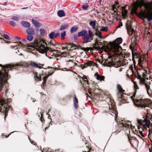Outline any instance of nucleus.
<instances>
[{"label":"nucleus","mask_w":152,"mask_h":152,"mask_svg":"<svg viewBox=\"0 0 152 152\" xmlns=\"http://www.w3.org/2000/svg\"><path fill=\"white\" fill-rule=\"evenodd\" d=\"M90 26L92 27L93 29L95 28L96 21H91L89 22Z\"/></svg>","instance_id":"393cba45"},{"label":"nucleus","mask_w":152,"mask_h":152,"mask_svg":"<svg viewBox=\"0 0 152 152\" xmlns=\"http://www.w3.org/2000/svg\"><path fill=\"white\" fill-rule=\"evenodd\" d=\"M22 25L24 27L28 28L30 26V24L28 22L25 21H22L21 22Z\"/></svg>","instance_id":"aec40b11"},{"label":"nucleus","mask_w":152,"mask_h":152,"mask_svg":"<svg viewBox=\"0 0 152 152\" xmlns=\"http://www.w3.org/2000/svg\"><path fill=\"white\" fill-rule=\"evenodd\" d=\"M49 75H46L43 78V83H45L46 81V80L47 79V78L48 77Z\"/></svg>","instance_id":"a19ab883"},{"label":"nucleus","mask_w":152,"mask_h":152,"mask_svg":"<svg viewBox=\"0 0 152 152\" xmlns=\"http://www.w3.org/2000/svg\"><path fill=\"white\" fill-rule=\"evenodd\" d=\"M126 6H124L123 7H121V9H122V11H124V10H125V9Z\"/></svg>","instance_id":"5fc2aeb1"},{"label":"nucleus","mask_w":152,"mask_h":152,"mask_svg":"<svg viewBox=\"0 0 152 152\" xmlns=\"http://www.w3.org/2000/svg\"><path fill=\"white\" fill-rule=\"evenodd\" d=\"M11 19L15 21H18L19 20V17L17 15L12 16Z\"/></svg>","instance_id":"c85d7f7f"},{"label":"nucleus","mask_w":152,"mask_h":152,"mask_svg":"<svg viewBox=\"0 0 152 152\" xmlns=\"http://www.w3.org/2000/svg\"><path fill=\"white\" fill-rule=\"evenodd\" d=\"M40 35L43 36L45 34V30L44 29H41L40 30Z\"/></svg>","instance_id":"f704fd0d"},{"label":"nucleus","mask_w":152,"mask_h":152,"mask_svg":"<svg viewBox=\"0 0 152 152\" xmlns=\"http://www.w3.org/2000/svg\"><path fill=\"white\" fill-rule=\"evenodd\" d=\"M77 29V27L76 26H72L71 28L70 32L72 33L76 31Z\"/></svg>","instance_id":"cd10ccee"},{"label":"nucleus","mask_w":152,"mask_h":152,"mask_svg":"<svg viewBox=\"0 0 152 152\" xmlns=\"http://www.w3.org/2000/svg\"><path fill=\"white\" fill-rule=\"evenodd\" d=\"M122 41V39L121 37L116 39L112 42H110L109 45L110 47V49L113 52L116 53L115 54L118 56H121L122 57H125L124 52L122 51L121 48L120 46Z\"/></svg>","instance_id":"7ed1b4c3"},{"label":"nucleus","mask_w":152,"mask_h":152,"mask_svg":"<svg viewBox=\"0 0 152 152\" xmlns=\"http://www.w3.org/2000/svg\"><path fill=\"white\" fill-rule=\"evenodd\" d=\"M139 134L142 137H144V135L142 134V131H139Z\"/></svg>","instance_id":"864d4df0"},{"label":"nucleus","mask_w":152,"mask_h":152,"mask_svg":"<svg viewBox=\"0 0 152 152\" xmlns=\"http://www.w3.org/2000/svg\"><path fill=\"white\" fill-rule=\"evenodd\" d=\"M15 37V38H16V39H21L20 38H18V37Z\"/></svg>","instance_id":"052dcab7"},{"label":"nucleus","mask_w":152,"mask_h":152,"mask_svg":"<svg viewBox=\"0 0 152 152\" xmlns=\"http://www.w3.org/2000/svg\"><path fill=\"white\" fill-rule=\"evenodd\" d=\"M117 88L118 91L119 92L118 94V97L119 99V100H121V99H122L123 95L121 94V93H123L124 90L122 88L121 86L119 84L117 85Z\"/></svg>","instance_id":"f8f14e48"},{"label":"nucleus","mask_w":152,"mask_h":152,"mask_svg":"<svg viewBox=\"0 0 152 152\" xmlns=\"http://www.w3.org/2000/svg\"><path fill=\"white\" fill-rule=\"evenodd\" d=\"M54 37H56L59 35V33H55L54 32Z\"/></svg>","instance_id":"8fccbe9b"},{"label":"nucleus","mask_w":152,"mask_h":152,"mask_svg":"<svg viewBox=\"0 0 152 152\" xmlns=\"http://www.w3.org/2000/svg\"><path fill=\"white\" fill-rule=\"evenodd\" d=\"M115 5H113L112 6V10L117 15V12L116 11L117 9L115 6Z\"/></svg>","instance_id":"473e14b6"},{"label":"nucleus","mask_w":152,"mask_h":152,"mask_svg":"<svg viewBox=\"0 0 152 152\" xmlns=\"http://www.w3.org/2000/svg\"><path fill=\"white\" fill-rule=\"evenodd\" d=\"M150 79L152 80V78L150 77Z\"/></svg>","instance_id":"774afa93"},{"label":"nucleus","mask_w":152,"mask_h":152,"mask_svg":"<svg viewBox=\"0 0 152 152\" xmlns=\"http://www.w3.org/2000/svg\"><path fill=\"white\" fill-rule=\"evenodd\" d=\"M128 33L130 35H132L134 32V30L132 28V26L131 24L128 25L127 26Z\"/></svg>","instance_id":"a211bd4d"},{"label":"nucleus","mask_w":152,"mask_h":152,"mask_svg":"<svg viewBox=\"0 0 152 152\" xmlns=\"http://www.w3.org/2000/svg\"><path fill=\"white\" fill-rule=\"evenodd\" d=\"M77 36L76 35L74 36V38L75 39H77Z\"/></svg>","instance_id":"13d9d810"},{"label":"nucleus","mask_w":152,"mask_h":152,"mask_svg":"<svg viewBox=\"0 0 152 152\" xmlns=\"http://www.w3.org/2000/svg\"><path fill=\"white\" fill-rule=\"evenodd\" d=\"M68 61V62H71H71H72V60H69V61Z\"/></svg>","instance_id":"338daca9"},{"label":"nucleus","mask_w":152,"mask_h":152,"mask_svg":"<svg viewBox=\"0 0 152 152\" xmlns=\"http://www.w3.org/2000/svg\"><path fill=\"white\" fill-rule=\"evenodd\" d=\"M115 19L116 21L118 20V18L117 17H116L115 18Z\"/></svg>","instance_id":"0e129e2a"},{"label":"nucleus","mask_w":152,"mask_h":152,"mask_svg":"<svg viewBox=\"0 0 152 152\" xmlns=\"http://www.w3.org/2000/svg\"><path fill=\"white\" fill-rule=\"evenodd\" d=\"M34 78L35 80L38 81L40 80H41V78L37 76V75L36 74L34 75Z\"/></svg>","instance_id":"c9c22d12"},{"label":"nucleus","mask_w":152,"mask_h":152,"mask_svg":"<svg viewBox=\"0 0 152 152\" xmlns=\"http://www.w3.org/2000/svg\"><path fill=\"white\" fill-rule=\"evenodd\" d=\"M92 90L93 91H94L95 90V88H94V86H93L92 88Z\"/></svg>","instance_id":"4d7b16f0"},{"label":"nucleus","mask_w":152,"mask_h":152,"mask_svg":"<svg viewBox=\"0 0 152 152\" xmlns=\"http://www.w3.org/2000/svg\"><path fill=\"white\" fill-rule=\"evenodd\" d=\"M9 23L12 26L15 27L16 26L15 23L13 21H10L9 22Z\"/></svg>","instance_id":"ea45409f"},{"label":"nucleus","mask_w":152,"mask_h":152,"mask_svg":"<svg viewBox=\"0 0 152 152\" xmlns=\"http://www.w3.org/2000/svg\"><path fill=\"white\" fill-rule=\"evenodd\" d=\"M143 76L144 78H147V80L148 79V78H146L145 77V76H146V75L144 73L143 74Z\"/></svg>","instance_id":"6e6d98bb"},{"label":"nucleus","mask_w":152,"mask_h":152,"mask_svg":"<svg viewBox=\"0 0 152 152\" xmlns=\"http://www.w3.org/2000/svg\"><path fill=\"white\" fill-rule=\"evenodd\" d=\"M65 54L66 53L64 52L59 54L61 56H65Z\"/></svg>","instance_id":"3c124183"},{"label":"nucleus","mask_w":152,"mask_h":152,"mask_svg":"<svg viewBox=\"0 0 152 152\" xmlns=\"http://www.w3.org/2000/svg\"><path fill=\"white\" fill-rule=\"evenodd\" d=\"M88 7V5H83L82 6V7L83 9L84 10H87Z\"/></svg>","instance_id":"58836bf2"},{"label":"nucleus","mask_w":152,"mask_h":152,"mask_svg":"<svg viewBox=\"0 0 152 152\" xmlns=\"http://www.w3.org/2000/svg\"><path fill=\"white\" fill-rule=\"evenodd\" d=\"M77 35L78 37L82 36V39L84 42L87 43L91 42V40L93 39L92 37L93 34L90 30H88V34L87 31L85 30H83L81 31L78 32Z\"/></svg>","instance_id":"20e7f679"},{"label":"nucleus","mask_w":152,"mask_h":152,"mask_svg":"<svg viewBox=\"0 0 152 152\" xmlns=\"http://www.w3.org/2000/svg\"><path fill=\"white\" fill-rule=\"evenodd\" d=\"M68 26L66 24L62 25L61 26L60 28V30L61 31L64 30L68 28Z\"/></svg>","instance_id":"a878e982"},{"label":"nucleus","mask_w":152,"mask_h":152,"mask_svg":"<svg viewBox=\"0 0 152 152\" xmlns=\"http://www.w3.org/2000/svg\"><path fill=\"white\" fill-rule=\"evenodd\" d=\"M108 30V28L107 27H104L102 28L101 30V31H107Z\"/></svg>","instance_id":"79ce46f5"},{"label":"nucleus","mask_w":152,"mask_h":152,"mask_svg":"<svg viewBox=\"0 0 152 152\" xmlns=\"http://www.w3.org/2000/svg\"><path fill=\"white\" fill-rule=\"evenodd\" d=\"M73 101L74 107L76 109H77L78 108V101L76 97H74Z\"/></svg>","instance_id":"6ab92c4d"},{"label":"nucleus","mask_w":152,"mask_h":152,"mask_svg":"<svg viewBox=\"0 0 152 152\" xmlns=\"http://www.w3.org/2000/svg\"><path fill=\"white\" fill-rule=\"evenodd\" d=\"M51 72H53V71H54V69L53 68H51Z\"/></svg>","instance_id":"bf43d9fd"},{"label":"nucleus","mask_w":152,"mask_h":152,"mask_svg":"<svg viewBox=\"0 0 152 152\" xmlns=\"http://www.w3.org/2000/svg\"><path fill=\"white\" fill-rule=\"evenodd\" d=\"M137 43V42L136 39L133 40L130 45V48L132 50L133 47L136 45Z\"/></svg>","instance_id":"4be33fe9"},{"label":"nucleus","mask_w":152,"mask_h":152,"mask_svg":"<svg viewBox=\"0 0 152 152\" xmlns=\"http://www.w3.org/2000/svg\"><path fill=\"white\" fill-rule=\"evenodd\" d=\"M34 42L36 44V49L40 53H43L49 50L45 46L44 41L36 39Z\"/></svg>","instance_id":"423d86ee"},{"label":"nucleus","mask_w":152,"mask_h":152,"mask_svg":"<svg viewBox=\"0 0 152 152\" xmlns=\"http://www.w3.org/2000/svg\"><path fill=\"white\" fill-rule=\"evenodd\" d=\"M110 102L111 104L110 105L109 107V109L110 110V112L113 113L116 116L117 115V113L115 103L114 102L113 100H110Z\"/></svg>","instance_id":"9d476101"},{"label":"nucleus","mask_w":152,"mask_h":152,"mask_svg":"<svg viewBox=\"0 0 152 152\" xmlns=\"http://www.w3.org/2000/svg\"><path fill=\"white\" fill-rule=\"evenodd\" d=\"M31 21L34 25L36 27H39V24L38 22L36 20L34 19L31 20Z\"/></svg>","instance_id":"b1692460"},{"label":"nucleus","mask_w":152,"mask_h":152,"mask_svg":"<svg viewBox=\"0 0 152 152\" xmlns=\"http://www.w3.org/2000/svg\"><path fill=\"white\" fill-rule=\"evenodd\" d=\"M140 81L145 86L148 94L149 95H152V91L150 89L149 86L146 83L145 80L144 78H141Z\"/></svg>","instance_id":"9b49d317"},{"label":"nucleus","mask_w":152,"mask_h":152,"mask_svg":"<svg viewBox=\"0 0 152 152\" xmlns=\"http://www.w3.org/2000/svg\"><path fill=\"white\" fill-rule=\"evenodd\" d=\"M9 102L7 100H1L0 101V112L3 113L5 111V117L7 115L10 107L8 106L5 107V106L7 105Z\"/></svg>","instance_id":"0eeeda50"},{"label":"nucleus","mask_w":152,"mask_h":152,"mask_svg":"<svg viewBox=\"0 0 152 152\" xmlns=\"http://www.w3.org/2000/svg\"><path fill=\"white\" fill-rule=\"evenodd\" d=\"M33 39V37L32 35L28 34L27 35L26 39L29 41H31Z\"/></svg>","instance_id":"c756f323"},{"label":"nucleus","mask_w":152,"mask_h":152,"mask_svg":"<svg viewBox=\"0 0 152 152\" xmlns=\"http://www.w3.org/2000/svg\"><path fill=\"white\" fill-rule=\"evenodd\" d=\"M82 49L84 51H88L89 49L88 48H82Z\"/></svg>","instance_id":"de8ad7c7"},{"label":"nucleus","mask_w":152,"mask_h":152,"mask_svg":"<svg viewBox=\"0 0 152 152\" xmlns=\"http://www.w3.org/2000/svg\"><path fill=\"white\" fill-rule=\"evenodd\" d=\"M83 79H85L84 80V81H85V82L87 84L88 83V81L87 80L86 77L85 75L83 76Z\"/></svg>","instance_id":"37998d69"},{"label":"nucleus","mask_w":152,"mask_h":152,"mask_svg":"<svg viewBox=\"0 0 152 152\" xmlns=\"http://www.w3.org/2000/svg\"><path fill=\"white\" fill-rule=\"evenodd\" d=\"M49 36L50 39H53L55 37L54 35V32H53L50 33L49 34Z\"/></svg>","instance_id":"72a5a7b5"},{"label":"nucleus","mask_w":152,"mask_h":152,"mask_svg":"<svg viewBox=\"0 0 152 152\" xmlns=\"http://www.w3.org/2000/svg\"><path fill=\"white\" fill-rule=\"evenodd\" d=\"M57 15L59 17H61L65 16V13L63 10H60L57 12Z\"/></svg>","instance_id":"5701e85b"},{"label":"nucleus","mask_w":152,"mask_h":152,"mask_svg":"<svg viewBox=\"0 0 152 152\" xmlns=\"http://www.w3.org/2000/svg\"><path fill=\"white\" fill-rule=\"evenodd\" d=\"M28 48L30 49V48H32L34 49V46L33 45H30L28 46Z\"/></svg>","instance_id":"49530a36"},{"label":"nucleus","mask_w":152,"mask_h":152,"mask_svg":"<svg viewBox=\"0 0 152 152\" xmlns=\"http://www.w3.org/2000/svg\"><path fill=\"white\" fill-rule=\"evenodd\" d=\"M95 64L91 61H89L86 62H85L82 66V69L87 67L88 66H94Z\"/></svg>","instance_id":"dca6fc26"},{"label":"nucleus","mask_w":152,"mask_h":152,"mask_svg":"<svg viewBox=\"0 0 152 152\" xmlns=\"http://www.w3.org/2000/svg\"><path fill=\"white\" fill-rule=\"evenodd\" d=\"M137 123L139 125L138 127V129H140V128H142L143 131H144L146 127L149 128L151 122L150 120L146 119L143 121L142 120L138 119Z\"/></svg>","instance_id":"6e6552de"},{"label":"nucleus","mask_w":152,"mask_h":152,"mask_svg":"<svg viewBox=\"0 0 152 152\" xmlns=\"http://www.w3.org/2000/svg\"><path fill=\"white\" fill-rule=\"evenodd\" d=\"M129 70L132 72L133 73H134V71L133 70V68L132 66L130 68Z\"/></svg>","instance_id":"603ef678"},{"label":"nucleus","mask_w":152,"mask_h":152,"mask_svg":"<svg viewBox=\"0 0 152 152\" xmlns=\"http://www.w3.org/2000/svg\"><path fill=\"white\" fill-rule=\"evenodd\" d=\"M4 37L6 39H9L10 38L9 36L6 34H4Z\"/></svg>","instance_id":"c03bdc74"},{"label":"nucleus","mask_w":152,"mask_h":152,"mask_svg":"<svg viewBox=\"0 0 152 152\" xmlns=\"http://www.w3.org/2000/svg\"><path fill=\"white\" fill-rule=\"evenodd\" d=\"M104 64L106 65L109 66H110L112 65L113 64L112 61H107L105 62V63H104Z\"/></svg>","instance_id":"bb28decb"},{"label":"nucleus","mask_w":152,"mask_h":152,"mask_svg":"<svg viewBox=\"0 0 152 152\" xmlns=\"http://www.w3.org/2000/svg\"><path fill=\"white\" fill-rule=\"evenodd\" d=\"M146 60V57L144 56H140L139 58L137 59V61L138 62V64L141 66L142 65L143 61H145Z\"/></svg>","instance_id":"2eb2a0df"},{"label":"nucleus","mask_w":152,"mask_h":152,"mask_svg":"<svg viewBox=\"0 0 152 152\" xmlns=\"http://www.w3.org/2000/svg\"><path fill=\"white\" fill-rule=\"evenodd\" d=\"M28 7H23L22 8V9H26Z\"/></svg>","instance_id":"e2e57ef3"},{"label":"nucleus","mask_w":152,"mask_h":152,"mask_svg":"<svg viewBox=\"0 0 152 152\" xmlns=\"http://www.w3.org/2000/svg\"><path fill=\"white\" fill-rule=\"evenodd\" d=\"M49 75H49V76L50 75H51L52 74V73H51L50 72L49 73Z\"/></svg>","instance_id":"680f3d73"},{"label":"nucleus","mask_w":152,"mask_h":152,"mask_svg":"<svg viewBox=\"0 0 152 152\" xmlns=\"http://www.w3.org/2000/svg\"><path fill=\"white\" fill-rule=\"evenodd\" d=\"M134 97L135 94H134L131 97V98L133 100L134 103L135 105L137 106L140 107L142 108L149 107V102L148 100L141 99H136L135 100L134 99Z\"/></svg>","instance_id":"39448f33"},{"label":"nucleus","mask_w":152,"mask_h":152,"mask_svg":"<svg viewBox=\"0 0 152 152\" xmlns=\"http://www.w3.org/2000/svg\"><path fill=\"white\" fill-rule=\"evenodd\" d=\"M50 150L48 148V149L46 148L45 149H43V151H42V152H49Z\"/></svg>","instance_id":"a18cd8bd"},{"label":"nucleus","mask_w":152,"mask_h":152,"mask_svg":"<svg viewBox=\"0 0 152 152\" xmlns=\"http://www.w3.org/2000/svg\"><path fill=\"white\" fill-rule=\"evenodd\" d=\"M66 32L64 31L61 33V38L62 39H64L65 37Z\"/></svg>","instance_id":"2f4dec72"},{"label":"nucleus","mask_w":152,"mask_h":152,"mask_svg":"<svg viewBox=\"0 0 152 152\" xmlns=\"http://www.w3.org/2000/svg\"><path fill=\"white\" fill-rule=\"evenodd\" d=\"M17 64L15 65H6L4 68V70L2 72H0V91H3L6 93L7 92V80L8 73L6 71H8V69H10L14 67L15 66L19 65Z\"/></svg>","instance_id":"f03ea898"},{"label":"nucleus","mask_w":152,"mask_h":152,"mask_svg":"<svg viewBox=\"0 0 152 152\" xmlns=\"http://www.w3.org/2000/svg\"><path fill=\"white\" fill-rule=\"evenodd\" d=\"M149 134H148V136L149 135H150V134L151 133V132L150 131V129H149Z\"/></svg>","instance_id":"69168bd1"},{"label":"nucleus","mask_w":152,"mask_h":152,"mask_svg":"<svg viewBox=\"0 0 152 152\" xmlns=\"http://www.w3.org/2000/svg\"><path fill=\"white\" fill-rule=\"evenodd\" d=\"M122 26V23L121 22H120L119 23V25L117 27V28H120L121 26Z\"/></svg>","instance_id":"09e8293b"},{"label":"nucleus","mask_w":152,"mask_h":152,"mask_svg":"<svg viewBox=\"0 0 152 152\" xmlns=\"http://www.w3.org/2000/svg\"><path fill=\"white\" fill-rule=\"evenodd\" d=\"M144 6L145 10H141L139 14V17L144 20L146 18L148 21L152 20V2L145 3L144 0H137L134 3L133 7L132 9L131 13L133 14L136 13L138 7L140 9L142 6Z\"/></svg>","instance_id":"f257e3e1"},{"label":"nucleus","mask_w":152,"mask_h":152,"mask_svg":"<svg viewBox=\"0 0 152 152\" xmlns=\"http://www.w3.org/2000/svg\"><path fill=\"white\" fill-rule=\"evenodd\" d=\"M30 65L32 67L35 68H38L39 69H42V67L44 66V64H37L36 62H31Z\"/></svg>","instance_id":"4468645a"},{"label":"nucleus","mask_w":152,"mask_h":152,"mask_svg":"<svg viewBox=\"0 0 152 152\" xmlns=\"http://www.w3.org/2000/svg\"><path fill=\"white\" fill-rule=\"evenodd\" d=\"M98 46L97 47L94 46L92 48L93 50H98L99 49H102L104 51L107 52L109 50H111L110 48H109L107 46L104 45L101 42H99L97 43Z\"/></svg>","instance_id":"1a4fd4ad"},{"label":"nucleus","mask_w":152,"mask_h":152,"mask_svg":"<svg viewBox=\"0 0 152 152\" xmlns=\"http://www.w3.org/2000/svg\"><path fill=\"white\" fill-rule=\"evenodd\" d=\"M140 55L137 52L134 51H132V60L134 64H135V61H137V59L139 58Z\"/></svg>","instance_id":"ddd939ff"},{"label":"nucleus","mask_w":152,"mask_h":152,"mask_svg":"<svg viewBox=\"0 0 152 152\" xmlns=\"http://www.w3.org/2000/svg\"><path fill=\"white\" fill-rule=\"evenodd\" d=\"M134 89L136 90V92L137 89H139V87H138V86L137 85V82H134Z\"/></svg>","instance_id":"e433bc0d"},{"label":"nucleus","mask_w":152,"mask_h":152,"mask_svg":"<svg viewBox=\"0 0 152 152\" xmlns=\"http://www.w3.org/2000/svg\"><path fill=\"white\" fill-rule=\"evenodd\" d=\"M127 12L128 11L126 10H124V11H122V15L123 17L125 18L127 15Z\"/></svg>","instance_id":"7c9ffc66"},{"label":"nucleus","mask_w":152,"mask_h":152,"mask_svg":"<svg viewBox=\"0 0 152 152\" xmlns=\"http://www.w3.org/2000/svg\"><path fill=\"white\" fill-rule=\"evenodd\" d=\"M94 76L97 80H99L100 81L104 80V76H103L100 75L97 73H96L95 74Z\"/></svg>","instance_id":"f3484780"},{"label":"nucleus","mask_w":152,"mask_h":152,"mask_svg":"<svg viewBox=\"0 0 152 152\" xmlns=\"http://www.w3.org/2000/svg\"><path fill=\"white\" fill-rule=\"evenodd\" d=\"M27 33L29 35H33L34 34V29L30 28L27 30Z\"/></svg>","instance_id":"412c9836"},{"label":"nucleus","mask_w":152,"mask_h":152,"mask_svg":"<svg viewBox=\"0 0 152 152\" xmlns=\"http://www.w3.org/2000/svg\"><path fill=\"white\" fill-rule=\"evenodd\" d=\"M96 35L98 36L99 38H102V37L101 35V33L100 31H99L98 33H96Z\"/></svg>","instance_id":"4c0bfd02"}]
</instances>
